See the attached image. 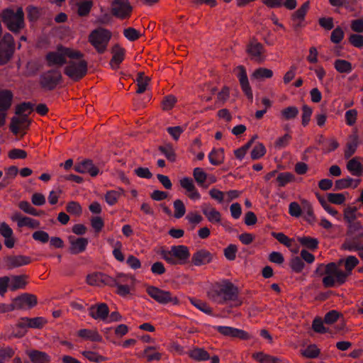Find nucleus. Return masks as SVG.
Returning <instances> with one entry per match:
<instances>
[{
	"label": "nucleus",
	"instance_id": "nucleus-38",
	"mask_svg": "<svg viewBox=\"0 0 363 363\" xmlns=\"http://www.w3.org/2000/svg\"><path fill=\"white\" fill-rule=\"evenodd\" d=\"M309 9V3L305 2L301 7L296 11V28L304 27L306 25L305 16Z\"/></svg>",
	"mask_w": 363,
	"mask_h": 363
},
{
	"label": "nucleus",
	"instance_id": "nucleus-4",
	"mask_svg": "<svg viewBox=\"0 0 363 363\" xmlns=\"http://www.w3.org/2000/svg\"><path fill=\"white\" fill-rule=\"evenodd\" d=\"M161 255L167 262L172 265L186 264L191 255L189 248L182 245H172L169 250H162Z\"/></svg>",
	"mask_w": 363,
	"mask_h": 363
},
{
	"label": "nucleus",
	"instance_id": "nucleus-56",
	"mask_svg": "<svg viewBox=\"0 0 363 363\" xmlns=\"http://www.w3.org/2000/svg\"><path fill=\"white\" fill-rule=\"evenodd\" d=\"M238 247L235 245L230 244L224 249V255L228 260L233 261L236 257Z\"/></svg>",
	"mask_w": 363,
	"mask_h": 363
},
{
	"label": "nucleus",
	"instance_id": "nucleus-23",
	"mask_svg": "<svg viewBox=\"0 0 363 363\" xmlns=\"http://www.w3.org/2000/svg\"><path fill=\"white\" fill-rule=\"evenodd\" d=\"M11 219L13 221H17V225L19 228L28 226L30 228H38L40 225L38 220L29 217H23L19 212L13 213L11 216Z\"/></svg>",
	"mask_w": 363,
	"mask_h": 363
},
{
	"label": "nucleus",
	"instance_id": "nucleus-18",
	"mask_svg": "<svg viewBox=\"0 0 363 363\" xmlns=\"http://www.w3.org/2000/svg\"><path fill=\"white\" fill-rule=\"evenodd\" d=\"M69 242L70 244L69 252L72 255H77L83 252L89 243V240L85 238H76L74 236L69 237Z\"/></svg>",
	"mask_w": 363,
	"mask_h": 363
},
{
	"label": "nucleus",
	"instance_id": "nucleus-25",
	"mask_svg": "<svg viewBox=\"0 0 363 363\" xmlns=\"http://www.w3.org/2000/svg\"><path fill=\"white\" fill-rule=\"evenodd\" d=\"M347 170L353 176H360L363 173V160L359 157L350 160L347 164Z\"/></svg>",
	"mask_w": 363,
	"mask_h": 363
},
{
	"label": "nucleus",
	"instance_id": "nucleus-28",
	"mask_svg": "<svg viewBox=\"0 0 363 363\" xmlns=\"http://www.w3.org/2000/svg\"><path fill=\"white\" fill-rule=\"evenodd\" d=\"M262 2L269 8L284 6L288 9H295V0H262Z\"/></svg>",
	"mask_w": 363,
	"mask_h": 363
},
{
	"label": "nucleus",
	"instance_id": "nucleus-2",
	"mask_svg": "<svg viewBox=\"0 0 363 363\" xmlns=\"http://www.w3.org/2000/svg\"><path fill=\"white\" fill-rule=\"evenodd\" d=\"M0 16L6 28L14 34L19 33L26 27L22 7H18L16 11L11 8L4 9Z\"/></svg>",
	"mask_w": 363,
	"mask_h": 363
},
{
	"label": "nucleus",
	"instance_id": "nucleus-10",
	"mask_svg": "<svg viewBox=\"0 0 363 363\" xmlns=\"http://www.w3.org/2000/svg\"><path fill=\"white\" fill-rule=\"evenodd\" d=\"M13 97L11 91L7 89L0 91V127L6 123V111L11 106Z\"/></svg>",
	"mask_w": 363,
	"mask_h": 363
},
{
	"label": "nucleus",
	"instance_id": "nucleus-39",
	"mask_svg": "<svg viewBox=\"0 0 363 363\" xmlns=\"http://www.w3.org/2000/svg\"><path fill=\"white\" fill-rule=\"evenodd\" d=\"M335 69L340 73H350L352 70V64L345 60L337 59L334 62Z\"/></svg>",
	"mask_w": 363,
	"mask_h": 363
},
{
	"label": "nucleus",
	"instance_id": "nucleus-35",
	"mask_svg": "<svg viewBox=\"0 0 363 363\" xmlns=\"http://www.w3.org/2000/svg\"><path fill=\"white\" fill-rule=\"evenodd\" d=\"M189 355L191 358L197 361H206L210 359L208 352L203 348L194 347L189 352Z\"/></svg>",
	"mask_w": 363,
	"mask_h": 363
},
{
	"label": "nucleus",
	"instance_id": "nucleus-33",
	"mask_svg": "<svg viewBox=\"0 0 363 363\" xmlns=\"http://www.w3.org/2000/svg\"><path fill=\"white\" fill-rule=\"evenodd\" d=\"M27 277L26 275H13L10 278L9 289L12 291H15L20 289H24L26 285L25 279Z\"/></svg>",
	"mask_w": 363,
	"mask_h": 363
},
{
	"label": "nucleus",
	"instance_id": "nucleus-1",
	"mask_svg": "<svg viewBox=\"0 0 363 363\" xmlns=\"http://www.w3.org/2000/svg\"><path fill=\"white\" fill-rule=\"evenodd\" d=\"M208 298L219 305L233 302V306H239L242 301L239 300L238 288L228 279H223L213 284L207 291Z\"/></svg>",
	"mask_w": 363,
	"mask_h": 363
},
{
	"label": "nucleus",
	"instance_id": "nucleus-62",
	"mask_svg": "<svg viewBox=\"0 0 363 363\" xmlns=\"http://www.w3.org/2000/svg\"><path fill=\"white\" fill-rule=\"evenodd\" d=\"M124 36L130 41H135L140 37V33L133 28H128L123 30Z\"/></svg>",
	"mask_w": 363,
	"mask_h": 363
},
{
	"label": "nucleus",
	"instance_id": "nucleus-24",
	"mask_svg": "<svg viewBox=\"0 0 363 363\" xmlns=\"http://www.w3.org/2000/svg\"><path fill=\"white\" fill-rule=\"evenodd\" d=\"M201 208L203 215L211 223H220L221 220V214L216 208H213L209 203H203L201 206Z\"/></svg>",
	"mask_w": 363,
	"mask_h": 363
},
{
	"label": "nucleus",
	"instance_id": "nucleus-37",
	"mask_svg": "<svg viewBox=\"0 0 363 363\" xmlns=\"http://www.w3.org/2000/svg\"><path fill=\"white\" fill-rule=\"evenodd\" d=\"M77 334L79 337L85 340H89L94 342L101 341V335L98 333V332L95 330L81 329L78 331Z\"/></svg>",
	"mask_w": 363,
	"mask_h": 363
},
{
	"label": "nucleus",
	"instance_id": "nucleus-6",
	"mask_svg": "<svg viewBox=\"0 0 363 363\" xmlns=\"http://www.w3.org/2000/svg\"><path fill=\"white\" fill-rule=\"evenodd\" d=\"M15 41L13 35L6 33L0 40V65H6L15 52Z\"/></svg>",
	"mask_w": 363,
	"mask_h": 363
},
{
	"label": "nucleus",
	"instance_id": "nucleus-31",
	"mask_svg": "<svg viewBox=\"0 0 363 363\" xmlns=\"http://www.w3.org/2000/svg\"><path fill=\"white\" fill-rule=\"evenodd\" d=\"M252 358L259 363H282L279 358L267 354L262 352L252 354Z\"/></svg>",
	"mask_w": 363,
	"mask_h": 363
},
{
	"label": "nucleus",
	"instance_id": "nucleus-30",
	"mask_svg": "<svg viewBox=\"0 0 363 363\" xmlns=\"http://www.w3.org/2000/svg\"><path fill=\"white\" fill-rule=\"evenodd\" d=\"M360 183V179H354L351 177L343 178L335 182V188L337 189H343L347 188H357Z\"/></svg>",
	"mask_w": 363,
	"mask_h": 363
},
{
	"label": "nucleus",
	"instance_id": "nucleus-61",
	"mask_svg": "<svg viewBox=\"0 0 363 363\" xmlns=\"http://www.w3.org/2000/svg\"><path fill=\"white\" fill-rule=\"evenodd\" d=\"M266 152L265 147L262 144H258L254 147L251 152V157L253 160L259 159Z\"/></svg>",
	"mask_w": 363,
	"mask_h": 363
},
{
	"label": "nucleus",
	"instance_id": "nucleus-26",
	"mask_svg": "<svg viewBox=\"0 0 363 363\" xmlns=\"http://www.w3.org/2000/svg\"><path fill=\"white\" fill-rule=\"evenodd\" d=\"M112 52L113 57L111 60L110 65L113 69H116L124 59L125 50L120 48L118 45H116L113 47Z\"/></svg>",
	"mask_w": 363,
	"mask_h": 363
},
{
	"label": "nucleus",
	"instance_id": "nucleus-19",
	"mask_svg": "<svg viewBox=\"0 0 363 363\" xmlns=\"http://www.w3.org/2000/svg\"><path fill=\"white\" fill-rule=\"evenodd\" d=\"M16 309L23 308L25 306L32 308L37 303L35 296L28 294H23L13 300Z\"/></svg>",
	"mask_w": 363,
	"mask_h": 363
},
{
	"label": "nucleus",
	"instance_id": "nucleus-55",
	"mask_svg": "<svg viewBox=\"0 0 363 363\" xmlns=\"http://www.w3.org/2000/svg\"><path fill=\"white\" fill-rule=\"evenodd\" d=\"M26 11L28 18L30 21L35 22L40 18V11L37 7L28 6L26 8Z\"/></svg>",
	"mask_w": 363,
	"mask_h": 363
},
{
	"label": "nucleus",
	"instance_id": "nucleus-44",
	"mask_svg": "<svg viewBox=\"0 0 363 363\" xmlns=\"http://www.w3.org/2000/svg\"><path fill=\"white\" fill-rule=\"evenodd\" d=\"M190 301L193 306H194L196 308L203 313L210 315H213V311L211 308L206 302L196 298H191Z\"/></svg>",
	"mask_w": 363,
	"mask_h": 363
},
{
	"label": "nucleus",
	"instance_id": "nucleus-42",
	"mask_svg": "<svg viewBox=\"0 0 363 363\" xmlns=\"http://www.w3.org/2000/svg\"><path fill=\"white\" fill-rule=\"evenodd\" d=\"M18 207L25 213L34 216H41L44 214L43 211H38L33 208L30 203L26 201H21L18 204Z\"/></svg>",
	"mask_w": 363,
	"mask_h": 363
},
{
	"label": "nucleus",
	"instance_id": "nucleus-5",
	"mask_svg": "<svg viewBox=\"0 0 363 363\" xmlns=\"http://www.w3.org/2000/svg\"><path fill=\"white\" fill-rule=\"evenodd\" d=\"M111 38V32L100 27L91 32L89 35V41L99 54H102L106 50Z\"/></svg>",
	"mask_w": 363,
	"mask_h": 363
},
{
	"label": "nucleus",
	"instance_id": "nucleus-32",
	"mask_svg": "<svg viewBox=\"0 0 363 363\" xmlns=\"http://www.w3.org/2000/svg\"><path fill=\"white\" fill-rule=\"evenodd\" d=\"M225 155L223 148L215 149L213 148L208 154V160L211 164L218 166L222 164L224 161Z\"/></svg>",
	"mask_w": 363,
	"mask_h": 363
},
{
	"label": "nucleus",
	"instance_id": "nucleus-12",
	"mask_svg": "<svg viewBox=\"0 0 363 363\" xmlns=\"http://www.w3.org/2000/svg\"><path fill=\"white\" fill-rule=\"evenodd\" d=\"M62 48L63 46L60 45L57 47L55 51L48 52L45 55V60L48 67H62L67 63L65 55Z\"/></svg>",
	"mask_w": 363,
	"mask_h": 363
},
{
	"label": "nucleus",
	"instance_id": "nucleus-43",
	"mask_svg": "<svg viewBox=\"0 0 363 363\" xmlns=\"http://www.w3.org/2000/svg\"><path fill=\"white\" fill-rule=\"evenodd\" d=\"M347 195V193H329L327 197L329 202L336 205H341L346 201Z\"/></svg>",
	"mask_w": 363,
	"mask_h": 363
},
{
	"label": "nucleus",
	"instance_id": "nucleus-47",
	"mask_svg": "<svg viewBox=\"0 0 363 363\" xmlns=\"http://www.w3.org/2000/svg\"><path fill=\"white\" fill-rule=\"evenodd\" d=\"M273 76V72L271 69L260 67L255 69L252 75V77L257 79H264L271 78Z\"/></svg>",
	"mask_w": 363,
	"mask_h": 363
},
{
	"label": "nucleus",
	"instance_id": "nucleus-45",
	"mask_svg": "<svg viewBox=\"0 0 363 363\" xmlns=\"http://www.w3.org/2000/svg\"><path fill=\"white\" fill-rule=\"evenodd\" d=\"M78 6V14L80 16H87L93 6V3L91 0H84L77 3Z\"/></svg>",
	"mask_w": 363,
	"mask_h": 363
},
{
	"label": "nucleus",
	"instance_id": "nucleus-63",
	"mask_svg": "<svg viewBox=\"0 0 363 363\" xmlns=\"http://www.w3.org/2000/svg\"><path fill=\"white\" fill-rule=\"evenodd\" d=\"M292 177V174L289 172H281L278 174L277 181L279 186H284L291 180Z\"/></svg>",
	"mask_w": 363,
	"mask_h": 363
},
{
	"label": "nucleus",
	"instance_id": "nucleus-13",
	"mask_svg": "<svg viewBox=\"0 0 363 363\" xmlns=\"http://www.w3.org/2000/svg\"><path fill=\"white\" fill-rule=\"evenodd\" d=\"M86 281L89 285L103 286L105 285L113 286L117 284L114 278L101 272L89 274L86 277Z\"/></svg>",
	"mask_w": 363,
	"mask_h": 363
},
{
	"label": "nucleus",
	"instance_id": "nucleus-7",
	"mask_svg": "<svg viewBox=\"0 0 363 363\" xmlns=\"http://www.w3.org/2000/svg\"><path fill=\"white\" fill-rule=\"evenodd\" d=\"M61 72L57 69H51L40 76V84L45 90L52 91L62 82Z\"/></svg>",
	"mask_w": 363,
	"mask_h": 363
},
{
	"label": "nucleus",
	"instance_id": "nucleus-36",
	"mask_svg": "<svg viewBox=\"0 0 363 363\" xmlns=\"http://www.w3.org/2000/svg\"><path fill=\"white\" fill-rule=\"evenodd\" d=\"M342 263L345 264V273H347V276L349 277L352 269L359 264L358 259L354 256H348L345 259H341L339 260L338 264L340 265Z\"/></svg>",
	"mask_w": 363,
	"mask_h": 363
},
{
	"label": "nucleus",
	"instance_id": "nucleus-11",
	"mask_svg": "<svg viewBox=\"0 0 363 363\" xmlns=\"http://www.w3.org/2000/svg\"><path fill=\"white\" fill-rule=\"evenodd\" d=\"M132 6L128 0H113L111 5L112 14L123 19L130 16Z\"/></svg>",
	"mask_w": 363,
	"mask_h": 363
},
{
	"label": "nucleus",
	"instance_id": "nucleus-49",
	"mask_svg": "<svg viewBox=\"0 0 363 363\" xmlns=\"http://www.w3.org/2000/svg\"><path fill=\"white\" fill-rule=\"evenodd\" d=\"M82 355L89 361L96 363L102 362L107 359V357L93 351H84Z\"/></svg>",
	"mask_w": 363,
	"mask_h": 363
},
{
	"label": "nucleus",
	"instance_id": "nucleus-16",
	"mask_svg": "<svg viewBox=\"0 0 363 363\" xmlns=\"http://www.w3.org/2000/svg\"><path fill=\"white\" fill-rule=\"evenodd\" d=\"M238 72L237 74V77L239 79L241 89L242 91L245 93V96L247 97V99L250 101H252L253 94L251 86L249 83L246 70L243 66H239L238 67Z\"/></svg>",
	"mask_w": 363,
	"mask_h": 363
},
{
	"label": "nucleus",
	"instance_id": "nucleus-53",
	"mask_svg": "<svg viewBox=\"0 0 363 363\" xmlns=\"http://www.w3.org/2000/svg\"><path fill=\"white\" fill-rule=\"evenodd\" d=\"M313 113V109L307 105H304L302 107V113H301V124L303 126H306L308 125L311 117Z\"/></svg>",
	"mask_w": 363,
	"mask_h": 363
},
{
	"label": "nucleus",
	"instance_id": "nucleus-27",
	"mask_svg": "<svg viewBox=\"0 0 363 363\" xmlns=\"http://www.w3.org/2000/svg\"><path fill=\"white\" fill-rule=\"evenodd\" d=\"M263 45L259 43H251L247 48L248 53L252 56V57L258 62H261L263 60L262 52H263Z\"/></svg>",
	"mask_w": 363,
	"mask_h": 363
},
{
	"label": "nucleus",
	"instance_id": "nucleus-22",
	"mask_svg": "<svg viewBox=\"0 0 363 363\" xmlns=\"http://www.w3.org/2000/svg\"><path fill=\"white\" fill-rule=\"evenodd\" d=\"M301 204L302 207L296 204V217L303 216L308 223H313L315 218L311 204L306 200H302Z\"/></svg>",
	"mask_w": 363,
	"mask_h": 363
},
{
	"label": "nucleus",
	"instance_id": "nucleus-41",
	"mask_svg": "<svg viewBox=\"0 0 363 363\" xmlns=\"http://www.w3.org/2000/svg\"><path fill=\"white\" fill-rule=\"evenodd\" d=\"M28 356L30 360L33 362H49L50 361V357L48 354H47L44 352L38 351V350H31L28 353Z\"/></svg>",
	"mask_w": 363,
	"mask_h": 363
},
{
	"label": "nucleus",
	"instance_id": "nucleus-29",
	"mask_svg": "<svg viewBox=\"0 0 363 363\" xmlns=\"http://www.w3.org/2000/svg\"><path fill=\"white\" fill-rule=\"evenodd\" d=\"M359 138L356 134L351 135L347 143L345 150V157L346 158L350 157L356 151L359 145Z\"/></svg>",
	"mask_w": 363,
	"mask_h": 363
},
{
	"label": "nucleus",
	"instance_id": "nucleus-59",
	"mask_svg": "<svg viewBox=\"0 0 363 363\" xmlns=\"http://www.w3.org/2000/svg\"><path fill=\"white\" fill-rule=\"evenodd\" d=\"M66 210L68 213L77 216L80 215L82 211V207L79 205V203L75 201L69 202L66 206Z\"/></svg>",
	"mask_w": 363,
	"mask_h": 363
},
{
	"label": "nucleus",
	"instance_id": "nucleus-14",
	"mask_svg": "<svg viewBox=\"0 0 363 363\" xmlns=\"http://www.w3.org/2000/svg\"><path fill=\"white\" fill-rule=\"evenodd\" d=\"M214 328L219 333L225 336L236 337L240 340H248L250 338V334L241 329L223 325H217Z\"/></svg>",
	"mask_w": 363,
	"mask_h": 363
},
{
	"label": "nucleus",
	"instance_id": "nucleus-58",
	"mask_svg": "<svg viewBox=\"0 0 363 363\" xmlns=\"http://www.w3.org/2000/svg\"><path fill=\"white\" fill-rule=\"evenodd\" d=\"M272 235L276 238L280 243L285 246L291 248L293 239H289L286 235L282 233H272Z\"/></svg>",
	"mask_w": 363,
	"mask_h": 363
},
{
	"label": "nucleus",
	"instance_id": "nucleus-51",
	"mask_svg": "<svg viewBox=\"0 0 363 363\" xmlns=\"http://www.w3.org/2000/svg\"><path fill=\"white\" fill-rule=\"evenodd\" d=\"M148 81H149V79L147 77H145L143 75V73L140 72L138 74V79H137L138 89L136 90V92L138 94H143V92H145V91L147 89Z\"/></svg>",
	"mask_w": 363,
	"mask_h": 363
},
{
	"label": "nucleus",
	"instance_id": "nucleus-9",
	"mask_svg": "<svg viewBox=\"0 0 363 363\" xmlns=\"http://www.w3.org/2000/svg\"><path fill=\"white\" fill-rule=\"evenodd\" d=\"M146 291L151 298L161 304L171 303L173 305H177L179 303L177 298L173 296L168 291L162 290L156 286H149L147 287Z\"/></svg>",
	"mask_w": 363,
	"mask_h": 363
},
{
	"label": "nucleus",
	"instance_id": "nucleus-54",
	"mask_svg": "<svg viewBox=\"0 0 363 363\" xmlns=\"http://www.w3.org/2000/svg\"><path fill=\"white\" fill-rule=\"evenodd\" d=\"M174 217L176 218H180L184 216L186 213V208L182 201L179 199H177L174 201Z\"/></svg>",
	"mask_w": 363,
	"mask_h": 363
},
{
	"label": "nucleus",
	"instance_id": "nucleus-57",
	"mask_svg": "<svg viewBox=\"0 0 363 363\" xmlns=\"http://www.w3.org/2000/svg\"><path fill=\"white\" fill-rule=\"evenodd\" d=\"M119 196V192L114 190H111L106 192L105 195V200L108 205L113 206L117 202Z\"/></svg>",
	"mask_w": 363,
	"mask_h": 363
},
{
	"label": "nucleus",
	"instance_id": "nucleus-64",
	"mask_svg": "<svg viewBox=\"0 0 363 363\" xmlns=\"http://www.w3.org/2000/svg\"><path fill=\"white\" fill-rule=\"evenodd\" d=\"M32 237L35 240L43 243H46L50 239L48 233L43 230H37L34 232Z\"/></svg>",
	"mask_w": 363,
	"mask_h": 363
},
{
	"label": "nucleus",
	"instance_id": "nucleus-52",
	"mask_svg": "<svg viewBox=\"0 0 363 363\" xmlns=\"http://www.w3.org/2000/svg\"><path fill=\"white\" fill-rule=\"evenodd\" d=\"M301 353L303 356L308 358H315L318 356L320 350L317 348L315 345H311L306 349L302 350Z\"/></svg>",
	"mask_w": 363,
	"mask_h": 363
},
{
	"label": "nucleus",
	"instance_id": "nucleus-8",
	"mask_svg": "<svg viewBox=\"0 0 363 363\" xmlns=\"http://www.w3.org/2000/svg\"><path fill=\"white\" fill-rule=\"evenodd\" d=\"M65 74L74 81H78L87 73V62L85 60L70 61L65 67Z\"/></svg>",
	"mask_w": 363,
	"mask_h": 363
},
{
	"label": "nucleus",
	"instance_id": "nucleus-3",
	"mask_svg": "<svg viewBox=\"0 0 363 363\" xmlns=\"http://www.w3.org/2000/svg\"><path fill=\"white\" fill-rule=\"evenodd\" d=\"M340 264L334 262L329 263L325 267V274L323 278V284L324 286L330 288L337 285L344 284L347 278V273H345L340 268Z\"/></svg>",
	"mask_w": 363,
	"mask_h": 363
},
{
	"label": "nucleus",
	"instance_id": "nucleus-21",
	"mask_svg": "<svg viewBox=\"0 0 363 363\" xmlns=\"http://www.w3.org/2000/svg\"><path fill=\"white\" fill-rule=\"evenodd\" d=\"M74 170L79 173H89L91 177H96L99 172L91 160H85L78 163L74 166Z\"/></svg>",
	"mask_w": 363,
	"mask_h": 363
},
{
	"label": "nucleus",
	"instance_id": "nucleus-48",
	"mask_svg": "<svg viewBox=\"0 0 363 363\" xmlns=\"http://www.w3.org/2000/svg\"><path fill=\"white\" fill-rule=\"evenodd\" d=\"M34 109V104L31 102H23L18 104L16 108V114L22 115V114H29Z\"/></svg>",
	"mask_w": 363,
	"mask_h": 363
},
{
	"label": "nucleus",
	"instance_id": "nucleus-15",
	"mask_svg": "<svg viewBox=\"0 0 363 363\" xmlns=\"http://www.w3.org/2000/svg\"><path fill=\"white\" fill-rule=\"evenodd\" d=\"M89 314L95 320L106 321L108 317L109 308L105 303H96L89 308Z\"/></svg>",
	"mask_w": 363,
	"mask_h": 363
},
{
	"label": "nucleus",
	"instance_id": "nucleus-34",
	"mask_svg": "<svg viewBox=\"0 0 363 363\" xmlns=\"http://www.w3.org/2000/svg\"><path fill=\"white\" fill-rule=\"evenodd\" d=\"M18 172V169L16 166L9 167L6 170L5 176L0 182V189L6 188L11 183V181L17 175Z\"/></svg>",
	"mask_w": 363,
	"mask_h": 363
},
{
	"label": "nucleus",
	"instance_id": "nucleus-40",
	"mask_svg": "<svg viewBox=\"0 0 363 363\" xmlns=\"http://www.w3.org/2000/svg\"><path fill=\"white\" fill-rule=\"evenodd\" d=\"M158 149L169 162H174L176 160V154L172 145L170 143L160 145Z\"/></svg>",
	"mask_w": 363,
	"mask_h": 363
},
{
	"label": "nucleus",
	"instance_id": "nucleus-20",
	"mask_svg": "<svg viewBox=\"0 0 363 363\" xmlns=\"http://www.w3.org/2000/svg\"><path fill=\"white\" fill-rule=\"evenodd\" d=\"M212 258L213 255L209 251L201 249L193 254L191 261L195 266L199 267L210 263Z\"/></svg>",
	"mask_w": 363,
	"mask_h": 363
},
{
	"label": "nucleus",
	"instance_id": "nucleus-17",
	"mask_svg": "<svg viewBox=\"0 0 363 363\" xmlns=\"http://www.w3.org/2000/svg\"><path fill=\"white\" fill-rule=\"evenodd\" d=\"M4 262L8 269H13L30 264L31 259L24 255H11L6 257Z\"/></svg>",
	"mask_w": 363,
	"mask_h": 363
},
{
	"label": "nucleus",
	"instance_id": "nucleus-50",
	"mask_svg": "<svg viewBox=\"0 0 363 363\" xmlns=\"http://www.w3.org/2000/svg\"><path fill=\"white\" fill-rule=\"evenodd\" d=\"M193 176L198 184L203 186L207 178V174L201 167H196L193 171Z\"/></svg>",
	"mask_w": 363,
	"mask_h": 363
},
{
	"label": "nucleus",
	"instance_id": "nucleus-60",
	"mask_svg": "<svg viewBox=\"0 0 363 363\" xmlns=\"http://www.w3.org/2000/svg\"><path fill=\"white\" fill-rule=\"evenodd\" d=\"M301 244L311 250H315L318 245V241L315 239L308 237H302L298 239Z\"/></svg>",
	"mask_w": 363,
	"mask_h": 363
},
{
	"label": "nucleus",
	"instance_id": "nucleus-46",
	"mask_svg": "<svg viewBox=\"0 0 363 363\" xmlns=\"http://www.w3.org/2000/svg\"><path fill=\"white\" fill-rule=\"evenodd\" d=\"M144 357L148 362L159 361L161 359V354L155 350L154 347H147L144 350Z\"/></svg>",
	"mask_w": 363,
	"mask_h": 363
}]
</instances>
